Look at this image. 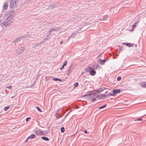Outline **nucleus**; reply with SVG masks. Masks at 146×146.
I'll return each instance as SVG.
<instances>
[{
	"instance_id": "c85d7f7f",
	"label": "nucleus",
	"mask_w": 146,
	"mask_h": 146,
	"mask_svg": "<svg viewBox=\"0 0 146 146\" xmlns=\"http://www.w3.org/2000/svg\"><path fill=\"white\" fill-rule=\"evenodd\" d=\"M9 107H10L9 106H7L5 107L4 108V110L5 111H6L7 110L9 109Z\"/></svg>"
},
{
	"instance_id": "bb28decb",
	"label": "nucleus",
	"mask_w": 146,
	"mask_h": 146,
	"mask_svg": "<svg viewBox=\"0 0 146 146\" xmlns=\"http://www.w3.org/2000/svg\"><path fill=\"white\" fill-rule=\"evenodd\" d=\"M65 131L64 128V127H62L61 128V131L62 133H63Z\"/></svg>"
},
{
	"instance_id": "c756f323",
	"label": "nucleus",
	"mask_w": 146,
	"mask_h": 146,
	"mask_svg": "<svg viewBox=\"0 0 146 146\" xmlns=\"http://www.w3.org/2000/svg\"><path fill=\"white\" fill-rule=\"evenodd\" d=\"M78 82L75 83L74 84V87H76L78 86Z\"/></svg>"
},
{
	"instance_id": "412c9836",
	"label": "nucleus",
	"mask_w": 146,
	"mask_h": 146,
	"mask_svg": "<svg viewBox=\"0 0 146 146\" xmlns=\"http://www.w3.org/2000/svg\"><path fill=\"white\" fill-rule=\"evenodd\" d=\"M103 91V89L102 88H100L98 89L95 91V92H97V93L102 92Z\"/></svg>"
},
{
	"instance_id": "cd10ccee",
	"label": "nucleus",
	"mask_w": 146,
	"mask_h": 146,
	"mask_svg": "<svg viewBox=\"0 0 146 146\" xmlns=\"http://www.w3.org/2000/svg\"><path fill=\"white\" fill-rule=\"evenodd\" d=\"M96 92L92 93L91 94H90V96H94L96 95Z\"/></svg>"
},
{
	"instance_id": "6e6d98bb",
	"label": "nucleus",
	"mask_w": 146,
	"mask_h": 146,
	"mask_svg": "<svg viewBox=\"0 0 146 146\" xmlns=\"http://www.w3.org/2000/svg\"><path fill=\"white\" fill-rule=\"evenodd\" d=\"M63 42L62 41H60V44H62V43Z\"/></svg>"
},
{
	"instance_id": "c9c22d12",
	"label": "nucleus",
	"mask_w": 146,
	"mask_h": 146,
	"mask_svg": "<svg viewBox=\"0 0 146 146\" xmlns=\"http://www.w3.org/2000/svg\"><path fill=\"white\" fill-rule=\"evenodd\" d=\"M52 80L54 81H58V78H53Z\"/></svg>"
},
{
	"instance_id": "9d476101",
	"label": "nucleus",
	"mask_w": 146,
	"mask_h": 146,
	"mask_svg": "<svg viewBox=\"0 0 146 146\" xmlns=\"http://www.w3.org/2000/svg\"><path fill=\"white\" fill-rule=\"evenodd\" d=\"M139 21H137V22H136L134 23V24L131 26L132 29L130 30V31H131L133 30V29L139 23Z\"/></svg>"
},
{
	"instance_id": "680f3d73",
	"label": "nucleus",
	"mask_w": 146,
	"mask_h": 146,
	"mask_svg": "<svg viewBox=\"0 0 146 146\" xmlns=\"http://www.w3.org/2000/svg\"><path fill=\"white\" fill-rule=\"evenodd\" d=\"M107 91H106V92H105V93H106L107 92Z\"/></svg>"
},
{
	"instance_id": "aec40b11",
	"label": "nucleus",
	"mask_w": 146,
	"mask_h": 146,
	"mask_svg": "<svg viewBox=\"0 0 146 146\" xmlns=\"http://www.w3.org/2000/svg\"><path fill=\"white\" fill-rule=\"evenodd\" d=\"M41 138L45 141H48L49 140V139L48 138L46 137H42Z\"/></svg>"
},
{
	"instance_id": "2f4dec72",
	"label": "nucleus",
	"mask_w": 146,
	"mask_h": 146,
	"mask_svg": "<svg viewBox=\"0 0 146 146\" xmlns=\"http://www.w3.org/2000/svg\"><path fill=\"white\" fill-rule=\"evenodd\" d=\"M36 109L39 111L40 112H42V111L41 110V109H40V108L39 107H38V106H36Z\"/></svg>"
},
{
	"instance_id": "a18cd8bd",
	"label": "nucleus",
	"mask_w": 146,
	"mask_h": 146,
	"mask_svg": "<svg viewBox=\"0 0 146 146\" xmlns=\"http://www.w3.org/2000/svg\"><path fill=\"white\" fill-rule=\"evenodd\" d=\"M28 137L26 139L25 141V142L26 143H27L28 142V140L29 139H28Z\"/></svg>"
},
{
	"instance_id": "f257e3e1",
	"label": "nucleus",
	"mask_w": 146,
	"mask_h": 146,
	"mask_svg": "<svg viewBox=\"0 0 146 146\" xmlns=\"http://www.w3.org/2000/svg\"><path fill=\"white\" fill-rule=\"evenodd\" d=\"M94 68H92L91 67L88 66L84 69L85 72H89L90 74L92 76H94L96 74V72L94 69Z\"/></svg>"
},
{
	"instance_id": "39448f33",
	"label": "nucleus",
	"mask_w": 146,
	"mask_h": 146,
	"mask_svg": "<svg viewBox=\"0 0 146 146\" xmlns=\"http://www.w3.org/2000/svg\"><path fill=\"white\" fill-rule=\"evenodd\" d=\"M109 19V16L107 15H104L102 17H101L100 19V20L101 21H106L108 20Z\"/></svg>"
},
{
	"instance_id": "393cba45",
	"label": "nucleus",
	"mask_w": 146,
	"mask_h": 146,
	"mask_svg": "<svg viewBox=\"0 0 146 146\" xmlns=\"http://www.w3.org/2000/svg\"><path fill=\"white\" fill-rule=\"evenodd\" d=\"M140 121L142 122L143 119L141 118H139L134 120V121Z\"/></svg>"
},
{
	"instance_id": "49530a36",
	"label": "nucleus",
	"mask_w": 146,
	"mask_h": 146,
	"mask_svg": "<svg viewBox=\"0 0 146 146\" xmlns=\"http://www.w3.org/2000/svg\"><path fill=\"white\" fill-rule=\"evenodd\" d=\"M99 67H100V66L98 64L97 65L95 69H96V70Z\"/></svg>"
},
{
	"instance_id": "bf43d9fd",
	"label": "nucleus",
	"mask_w": 146,
	"mask_h": 146,
	"mask_svg": "<svg viewBox=\"0 0 146 146\" xmlns=\"http://www.w3.org/2000/svg\"><path fill=\"white\" fill-rule=\"evenodd\" d=\"M128 46V47H131V46Z\"/></svg>"
},
{
	"instance_id": "052dcab7",
	"label": "nucleus",
	"mask_w": 146,
	"mask_h": 146,
	"mask_svg": "<svg viewBox=\"0 0 146 146\" xmlns=\"http://www.w3.org/2000/svg\"><path fill=\"white\" fill-rule=\"evenodd\" d=\"M47 39V38H45V39H44L45 40V39Z\"/></svg>"
},
{
	"instance_id": "b1692460",
	"label": "nucleus",
	"mask_w": 146,
	"mask_h": 146,
	"mask_svg": "<svg viewBox=\"0 0 146 146\" xmlns=\"http://www.w3.org/2000/svg\"><path fill=\"white\" fill-rule=\"evenodd\" d=\"M119 47V52L121 51V50H123V46H118Z\"/></svg>"
},
{
	"instance_id": "a878e982",
	"label": "nucleus",
	"mask_w": 146,
	"mask_h": 146,
	"mask_svg": "<svg viewBox=\"0 0 146 146\" xmlns=\"http://www.w3.org/2000/svg\"><path fill=\"white\" fill-rule=\"evenodd\" d=\"M55 7V6L54 5H50L49 6V8L50 9H52L53 8Z\"/></svg>"
},
{
	"instance_id": "7ed1b4c3",
	"label": "nucleus",
	"mask_w": 146,
	"mask_h": 146,
	"mask_svg": "<svg viewBox=\"0 0 146 146\" xmlns=\"http://www.w3.org/2000/svg\"><path fill=\"white\" fill-rule=\"evenodd\" d=\"M18 0H11L10 2V7L13 9H15L17 7Z\"/></svg>"
},
{
	"instance_id": "de8ad7c7",
	"label": "nucleus",
	"mask_w": 146,
	"mask_h": 146,
	"mask_svg": "<svg viewBox=\"0 0 146 146\" xmlns=\"http://www.w3.org/2000/svg\"><path fill=\"white\" fill-rule=\"evenodd\" d=\"M100 95H97L96 97V98H99V99H100Z\"/></svg>"
},
{
	"instance_id": "f3484780",
	"label": "nucleus",
	"mask_w": 146,
	"mask_h": 146,
	"mask_svg": "<svg viewBox=\"0 0 146 146\" xmlns=\"http://www.w3.org/2000/svg\"><path fill=\"white\" fill-rule=\"evenodd\" d=\"M36 136L34 134H32L30 135V136L28 137V139H33L35 138L36 137Z\"/></svg>"
},
{
	"instance_id": "79ce46f5",
	"label": "nucleus",
	"mask_w": 146,
	"mask_h": 146,
	"mask_svg": "<svg viewBox=\"0 0 146 146\" xmlns=\"http://www.w3.org/2000/svg\"><path fill=\"white\" fill-rule=\"evenodd\" d=\"M115 96V94H114V93H110V96Z\"/></svg>"
},
{
	"instance_id": "c03bdc74",
	"label": "nucleus",
	"mask_w": 146,
	"mask_h": 146,
	"mask_svg": "<svg viewBox=\"0 0 146 146\" xmlns=\"http://www.w3.org/2000/svg\"><path fill=\"white\" fill-rule=\"evenodd\" d=\"M105 95L106 98L107 97V96H110V93H109L107 94H105Z\"/></svg>"
},
{
	"instance_id": "4c0bfd02",
	"label": "nucleus",
	"mask_w": 146,
	"mask_h": 146,
	"mask_svg": "<svg viewBox=\"0 0 146 146\" xmlns=\"http://www.w3.org/2000/svg\"><path fill=\"white\" fill-rule=\"evenodd\" d=\"M96 100V99L95 98H93V99L91 100V102H94Z\"/></svg>"
},
{
	"instance_id": "20e7f679",
	"label": "nucleus",
	"mask_w": 146,
	"mask_h": 146,
	"mask_svg": "<svg viewBox=\"0 0 146 146\" xmlns=\"http://www.w3.org/2000/svg\"><path fill=\"white\" fill-rule=\"evenodd\" d=\"M29 35H22L15 39V40L14 42H17L20 41L21 40L25 38L29 37Z\"/></svg>"
},
{
	"instance_id": "864d4df0",
	"label": "nucleus",
	"mask_w": 146,
	"mask_h": 146,
	"mask_svg": "<svg viewBox=\"0 0 146 146\" xmlns=\"http://www.w3.org/2000/svg\"><path fill=\"white\" fill-rule=\"evenodd\" d=\"M101 55H102V54H99V55L97 57V58H98V57H100Z\"/></svg>"
},
{
	"instance_id": "5fc2aeb1",
	"label": "nucleus",
	"mask_w": 146,
	"mask_h": 146,
	"mask_svg": "<svg viewBox=\"0 0 146 146\" xmlns=\"http://www.w3.org/2000/svg\"><path fill=\"white\" fill-rule=\"evenodd\" d=\"M84 73V72H82L81 75H82Z\"/></svg>"
},
{
	"instance_id": "a211bd4d",
	"label": "nucleus",
	"mask_w": 146,
	"mask_h": 146,
	"mask_svg": "<svg viewBox=\"0 0 146 146\" xmlns=\"http://www.w3.org/2000/svg\"><path fill=\"white\" fill-rule=\"evenodd\" d=\"M8 7V5L7 3L6 2L3 5V9L4 10H6Z\"/></svg>"
},
{
	"instance_id": "4be33fe9",
	"label": "nucleus",
	"mask_w": 146,
	"mask_h": 146,
	"mask_svg": "<svg viewBox=\"0 0 146 146\" xmlns=\"http://www.w3.org/2000/svg\"><path fill=\"white\" fill-rule=\"evenodd\" d=\"M61 29L60 28V27H58L55 28H53V31H56L57 30H60Z\"/></svg>"
},
{
	"instance_id": "dca6fc26",
	"label": "nucleus",
	"mask_w": 146,
	"mask_h": 146,
	"mask_svg": "<svg viewBox=\"0 0 146 146\" xmlns=\"http://www.w3.org/2000/svg\"><path fill=\"white\" fill-rule=\"evenodd\" d=\"M72 111L71 110L70 111H69L68 112V113H67L66 115H65V116H64V118L62 120H61V121H62V123H63V121L65 120V119L66 118V117L68 116V115H69V113L71 112Z\"/></svg>"
},
{
	"instance_id": "4468645a",
	"label": "nucleus",
	"mask_w": 146,
	"mask_h": 146,
	"mask_svg": "<svg viewBox=\"0 0 146 146\" xmlns=\"http://www.w3.org/2000/svg\"><path fill=\"white\" fill-rule=\"evenodd\" d=\"M140 85L142 87L146 88V82H142L140 83Z\"/></svg>"
},
{
	"instance_id": "6e6552de",
	"label": "nucleus",
	"mask_w": 146,
	"mask_h": 146,
	"mask_svg": "<svg viewBox=\"0 0 146 146\" xmlns=\"http://www.w3.org/2000/svg\"><path fill=\"white\" fill-rule=\"evenodd\" d=\"M11 22H9L7 21H6L2 23L3 25L5 26H9L10 25Z\"/></svg>"
},
{
	"instance_id": "58836bf2",
	"label": "nucleus",
	"mask_w": 146,
	"mask_h": 146,
	"mask_svg": "<svg viewBox=\"0 0 146 146\" xmlns=\"http://www.w3.org/2000/svg\"><path fill=\"white\" fill-rule=\"evenodd\" d=\"M90 96V94H86L83 96Z\"/></svg>"
},
{
	"instance_id": "423d86ee",
	"label": "nucleus",
	"mask_w": 146,
	"mask_h": 146,
	"mask_svg": "<svg viewBox=\"0 0 146 146\" xmlns=\"http://www.w3.org/2000/svg\"><path fill=\"white\" fill-rule=\"evenodd\" d=\"M35 132L37 135H44V134H43V132L42 131H41L40 130H38L37 131H35Z\"/></svg>"
},
{
	"instance_id": "e2e57ef3",
	"label": "nucleus",
	"mask_w": 146,
	"mask_h": 146,
	"mask_svg": "<svg viewBox=\"0 0 146 146\" xmlns=\"http://www.w3.org/2000/svg\"><path fill=\"white\" fill-rule=\"evenodd\" d=\"M135 46H137V45H135Z\"/></svg>"
},
{
	"instance_id": "ddd939ff",
	"label": "nucleus",
	"mask_w": 146,
	"mask_h": 146,
	"mask_svg": "<svg viewBox=\"0 0 146 146\" xmlns=\"http://www.w3.org/2000/svg\"><path fill=\"white\" fill-rule=\"evenodd\" d=\"M78 33V31L77 32H74L72 33L71 34V35L70 36V37L72 38H74L75 37L76 35Z\"/></svg>"
},
{
	"instance_id": "4d7b16f0",
	"label": "nucleus",
	"mask_w": 146,
	"mask_h": 146,
	"mask_svg": "<svg viewBox=\"0 0 146 146\" xmlns=\"http://www.w3.org/2000/svg\"><path fill=\"white\" fill-rule=\"evenodd\" d=\"M49 33H48V35H47V36L48 37H49L50 36H49Z\"/></svg>"
},
{
	"instance_id": "a19ab883",
	"label": "nucleus",
	"mask_w": 146,
	"mask_h": 146,
	"mask_svg": "<svg viewBox=\"0 0 146 146\" xmlns=\"http://www.w3.org/2000/svg\"><path fill=\"white\" fill-rule=\"evenodd\" d=\"M64 66L63 65H62V67L60 68V70H62L64 68Z\"/></svg>"
},
{
	"instance_id": "2eb2a0df",
	"label": "nucleus",
	"mask_w": 146,
	"mask_h": 146,
	"mask_svg": "<svg viewBox=\"0 0 146 146\" xmlns=\"http://www.w3.org/2000/svg\"><path fill=\"white\" fill-rule=\"evenodd\" d=\"M105 98H106L105 94H100V99L102 100L103 99Z\"/></svg>"
},
{
	"instance_id": "7c9ffc66",
	"label": "nucleus",
	"mask_w": 146,
	"mask_h": 146,
	"mask_svg": "<svg viewBox=\"0 0 146 146\" xmlns=\"http://www.w3.org/2000/svg\"><path fill=\"white\" fill-rule=\"evenodd\" d=\"M52 29H53V28H52V29H50V30H49V31H48V33H49V36H50V35L51 32L52 31H53V30H52Z\"/></svg>"
},
{
	"instance_id": "473e14b6",
	"label": "nucleus",
	"mask_w": 146,
	"mask_h": 146,
	"mask_svg": "<svg viewBox=\"0 0 146 146\" xmlns=\"http://www.w3.org/2000/svg\"><path fill=\"white\" fill-rule=\"evenodd\" d=\"M59 111V110H57L56 112L55 113V116H56L57 115H59L58 114V113Z\"/></svg>"
},
{
	"instance_id": "ea45409f",
	"label": "nucleus",
	"mask_w": 146,
	"mask_h": 146,
	"mask_svg": "<svg viewBox=\"0 0 146 146\" xmlns=\"http://www.w3.org/2000/svg\"><path fill=\"white\" fill-rule=\"evenodd\" d=\"M67 61H66L65 62H64V63L63 64V65L64 66H66V64H67Z\"/></svg>"
},
{
	"instance_id": "e433bc0d",
	"label": "nucleus",
	"mask_w": 146,
	"mask_h": 146,
	"mask_svg": "<svg viewBox=\"0 0 146 146\" xmlns=\"http://www.w3.org/2000/svg\"><path fill=\"white\" fill-rule=\"evenodd\" d=\"M12 87V86H7V88L9 89H10Z\"/></svg>"
},
{
	"instance_id": "f8f14e48",
	"label": "nucleus",
	"mask_w": 146,
	"mask_h": 146,
	"mask_svg": "<svg viewBox=\"0 0 146 146\" xmlns=\"http://www.w3.org/2000/svg\"><path fill=\"white\" fill-rule=\"evenodd\" d=\"M13 18V16L12 15H9L6 18V21L10 22Z\"/></svg>"
},
{
	"instance_id": "13d9d810",
	"label": "nucleus",
	"mask_w": 146,
	"mask_h": 146,
	"mask_svg": "<svg viewBox=\"0 0 146 146\" xmlns=\"http://www.w3.org/2000/svg\"><path fill=\"white\" fill-rule=\"evenodd\" d=\"M42 42H40V44H41L42 43Z\"/></svg>"
},
{
	"instance_id": "3c124183",
	"label": "nucleus",
	"mask_w": 146,
	"mask_h": 146,
	"mask_svg": "<svg viewBox=\"0 0 146 146\" xmlns=\"http://www.w3.org/2000/svg\"><path fill=\"white\" fill-rule=\"evenodd\" d=\"M102 89H103V90L104 91V90L106 89H107V88L106 87H103V88H102Z\"/></svg>"
},
{
	"instance_id": "5701e85b",
	"label": "nucleus",
	"mask_w": 146,
	"mask_h": 146,
	"mask_svg": "<svg viewBox=\"0 0 146 146\" xmlns=\"http://www.w3.org/2000/svg\"><path fill=\"white\" fill-rule=\"evenodd\" d=\"M107 106V104H105L102 106H100L99 107V109H101L105 108Z\"/></svg>"
},
{
	"instance_id": "603ef678",
	"label": "nucleus",
	"mask_w": 146,
	"mask_h": 146,
	"mask_svg": "<svg viewBox=\"0 0 146 146\" xmlns=\"http://www.w3.org/2000/svg\"><path fill=\"white\" fill-rule=\"evenodd\" d=\"M89 98H90V99H91L92 98H93L94 96H89Z\"/></svg>"
},
{
	"instance_id": "8fccbe9b",
	"label": "nucleus",
	"mask_w": 146,
	"mask_h": 146,
	"mask_svg": "<svg viewBox=\"0 0 146 146\" xmlns=\"http://www.w3.org/2000/svg\"><path fill=\"white\" fill-rule=\"evenodd\" d=\"M58 81L59 82H62V80L58 78Z\"/></svg>"
},
{
	"instance_id": "f03ea898",
	"label": "nucleus",
	"mask_w": 146,
	"mask_h": 146,
	"mask_svg": "<svg viewBox=\"0 0 146 146\" xmlns=\"http://www.w3.org/2000/svg\"><path fill=\"white\" fill-rule=\"evenodd\" d=\"M25 48L24 47H21L20 48L17 49H16V50L14 51V55H18L23 52L25 50Z\"/></svg>"
},
{
	"instance_id": "0eeeda50",
	"label": "nucleus",
	"mask_w": 146,
	"mask_h": 146,
	"mask_svg": "<svg viewBox=\"0 0 146 146\" xmlns=\"http://www.w3.org/2000/svg\"><path fill=\"white\" fill-rule=\"evenodd\" d=\"M126 44V46H133L134 44L131 43H127L126 42H121L120 44L117 46H120L121 45H123Z\"/></svg>"
},
{
	"instance_id": "09e8293b",
	"label": "nucleus",
	"mask_w": 146,
	"mask_h": 146,
	"mask_svg": "<svg viewBox=\"0 0 146 146\" xmlns=\"http://www.w3.org/2000/svg\"><path fill=\"white\" fill-rule=\"evenodd\" d=\"M84 133L86 134H88V131L87 130H85L84 131Z\"/></svg>"
},
{
	"instance_id": "37998d69",
	"label": "nucleus",
	"mask_w": 146,
	"mask_h": 146,
	"mask_svg": "<svg viewBox=\"0 0 146 146\" xmlns=\"http://www.w3.org/2000/svg\"><path fill=\"white\" fill-rule=\"evenodd\" d=\"M62 116H63V115H61L60 117H56V119H59L60 118L62 117Z\"/></svg>"
},
{
	"instance_id": "9b49d317",
	"label": "nucleus",
	"mask_w": 146,
	"mask_h": 146,
	"mask_svg": "<svg viewBox=\"0 0 146 146\" xmlns=\"http://www.w3.org/2000/svg\"><path fill=\"white\" fill-rule=\"evenodd\" d=\"M108 60V59L99 60V62L100 64H103Z\"/></svg>"
},
{
	"instance_id": "6ab92c4d",
	"label": "nucleus",
	"mask_w": 146,
	"mask_h": 146,
	"mask_svg": "<svg viewBox=\"0 0 146 146\" xmlns=\"http://www.w3.org/2000/svg\"><path fill=\"white\" fill-rule=\"evenodd\" d=\"M71 66H70L69 68V69H68V72L67 74V75H68V76H69V75L72 72V71L71 70Z\"/></svg>"
},
{
	"instance_id": "72a5a7b5",
	"label": "nucleus",
	"mask_w": 146,
	"mask_h": 146,
	"mask_svg": "<svg viewBox=\"0 0 146 146\" xmlns=\"http://www.w3.org/2000/svg\"><path fill=\"white\" fill-rule=\"evenodd\" d=\"M121 77L118 76L117 77V81H120L121 80Z\"/></svg>"
},
{
	"instance_id": "f704fd0d",
	"label": "nucleus",
	"mask_w": 146,
	"mask_h": 146,
	"mask_svg": "<svg viewBox=\"0 0 146 146\" xmlns=\"http://www.w3.org/2000/svg\"><path fill=\"white\" fill-rule=\"evenodd\" d=\"M31 118L30 117H28L26 118V122H28L31 119Z\"/></svg>"
},
{
	"instance_id": "1a4fd4ad",
	"label": "nucleus",
	"mask_w": 146,
	"mask_h": 146,
	"mask_svg": "<svg viewBox=\"0 0 146 146\" xmlns=\"http://www.w3.org/2000/svg\"><path fill=\"white\" fill-rule=\"evenodd\" d=\"M112 92L114 94H115V95L116 94H118L120 93L121 92V90L119 89H113V90Z\"/></svg>"
}]
</instances>
